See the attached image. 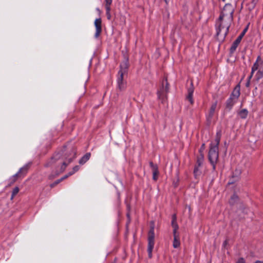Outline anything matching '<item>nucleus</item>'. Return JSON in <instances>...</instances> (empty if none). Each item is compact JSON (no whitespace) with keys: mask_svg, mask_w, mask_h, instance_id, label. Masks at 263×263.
<instances>
[{"mask_svg":"<svg viewBox=\"0 0 263 263\" xmlns=\"http://www.w3.org/2000/svg\"><path fill=\"white\" fill-rule=\"evenodd\" d=\"M202 159H203V156H201V159H199L198 160V166H200L201 164H202Z\"/></svg>","mask_w":263,"mask_h":263,"instance_id":"obj_34","label":"nucleus"},{"mask_svg":"<svg viewBox=\"0 0 263 263\" xmlns=\"http://www.w3.org/2000/svg\"><path fill=\"white\" fill-rule=\"evenodd\" d=\"M90 153H86L80 159L79 163L81 165L85 164L90 159Z\"/></svg>","mask_w":263,"mask_h":263,"instance_id":"obj_16","label":"nucleus"},{"mask_svg":"<svg viewBox=\"0 0 263 263\" xmlns=\"http://www.w3.org/2000/svg\"><path fill=\"white\" fill-rule=\"evenodd\" d=\"M180 245L179 237H174L173 240V246L174 248H178Z\"/></svg>","mask_w":263,"mask_h":263,"instance_id":"obj_19","label":"nucleus"},{"mask_svg":"<svg viewBox=\"0 0 263 263\" xmlns=\"http://www.w3.org/2000/svg\"><path fill=\"white\" fill-rule=\"evenodd\" d=\"M234 7L230 4H226L221 11L220 16L226 18L229 22L233 20V13L234 11Z\"/></svg>","mask_w":263,"mask_h":263,"instance_id":"obj_4","label":"nucleus"},{"mask_svg":"<svg viewBox=\"0 0 263 263\" xmlns=\"http://www.w3.org/2000/svg\"><path fill=\"white\" fill-rule=\"evenodd\" d=\"M149 165L152 169L153 174V179L154 180H157V175L158 174V167L156 165L153 164L152 162L149 163Z\"/></svg>","mask_w":263,"mask_h":263,"instance_id":"obj_14","label":"nucleus"},{"mask_svg":"<svg viewBox=\"0 0 263 263\" xmlns=\"http://www.w3.org/2000/svg\"><path fill=\"white\" fill-rule=\"evenodd\" d=\"M128 67V60L126 59V60H125L120 64V69L119 71L126 73L127 72Z\"/></svg>","mask_w":263,"mask_h":263,"instance_id":"obj_13","label":"nucleus"},{"mask_svg":"<svg viewBox=\"0 0 263 263\" xmlns=\"http://www.w3.org/2000/svg\"><path fill=\"white\" fill-rule=\"evenodd\" d=\"M198 171V167H196L194 169V174H195V175H196L197 174Z\"/></svg>","mask_w":263,"mask_h":263,"instance_id":"obj_36","label":"nucleus"},{"mask_svg":"<svg viewBox=\"0 0 263 263\" xmlns=\"http://www.w3.org/2000/svg\"><path fill=\"white\" fill-rule=\"evenodd\" d=\"M101 18H97L95 21V26L96 29V31L95 34V37L97 38L100 34L101 32L102 31V28H101Z\"/></svg>","mask_w":263,"mask_h":263,"instance_id":"obj_10","label":"nucleus"},{"mask_svg":"<svg viewBox=\"0 0 263 263\" xmlns=\"http://www.w3.org/2000/svg\"><path fill=\"white\" fill-rule=\"evenodd\" d=\"M97 10L100 12V10H99V9L97 8Z\"/></svg>","mask_w":263,"mask_h":263,"instance_id":"obj_40","label":"nucleus"},{"mask_svg":"<svg viewBox=\"0 0 263 263\" xmlns=\"http://www.w3.org/2000/svg\"><path fill=\"white\" fill-rule=\"evenodd\" d=\"M204 144H202V147H204Z\"/></svg>","mask_w":263,"mask_h":263,"instance_id":"obj_41","label":"nucleus"},{"mask_svg":"<svg viewBox=\"0 0 263 263\" xmlns=\"http://www.w3.org/2000/svg\"><path fill=\"white\" fill-rule=\"evenodd\" d=\"M222 1L224 2V1H225V0H222Z\"/></svg>","mask_w":263,"mask_h":263,"instance_id":"obj_43","label":"nucleus"},{"mask_svg":"<svg viewBox=\"0 0 263 263\" xmlns=\"http://www.w3.org/2000/svg\"><path fill=\"white\" fill-rule=\"evenodd\" d=\"M262 61H263V59H262Z\"/></svg>","mask_w":263,"mask_h":263,"instance_id":"obj_44","label":"nucleus"},{"mask_svg":"<svg viewBox=\"0 0 263 263\" xmlns=\"http://www.w3.org/2000/svg\"><path fill=\"white\" fill-rule=\"evenodd\" d=\"M248 114V111L247 109H243L239 111V115L242 119H245L247 118Z\"/></svg>","mask_w":263,"mask_h":263,"instance_id":"obj_21","label":"nucleus"},{"mask_svg":"<svg viewBox=\"0 0 263 263\" xmlns=\"http://www.w3.org/2000/svg\"><path fill=\"white\" fill-rule=\"evenodd\" d=\"M191 85H192V83H191ZM194 92V88L192 86L191 87L189 88L188 89V94L187 96V99L189 101L190 103L191 104H193L194 103V100L193 98V94Z\"/></svg>","mask_w":263,"mask_h":263,"instance_id":"obj_15","label":"nucleus"},{"mask_svg":"<svg viewBox=\"0 0 263 263\" xmlns=\"http://www.w3.org/2000/svg\"><path fill=\"white\" fill-rule=\"evenodd\" d=\"M110 10H109L108 11L107 10H106V14L107 15V18L108 19H110Z\"/></svg>","mask_w":263,"mask_h":263,"instance_id":"obj_35","label":"nucleus"},{"mask_svg":"<svg viewBox=\"0 0 263 263\" xmlns=\"http://www.w3.org/2000/svg\"><path fill=\"white\" fill-rule=\"evenodd\" d=\"M247 30V28H246L240 34V35L237 38V39L233 43L231 48L230 51L231 53H233L234 52L237 48L238 44L240 43L242 37L243 36L244 34H245L246 31Z\"/></svg>","mask_w":263,"mask_h":263,"instance_id":"obj_9","label":"nucleus"},{"mask_svg":"<svg viewBox=\"0 0 263 263\" xmlns=\"http://www.w3.org/2000/svg\"><path fill=\"white\" fill-rule=\"evenodd\" d=\"M237 196H235V195H234L231 198V200L230 201V202L231 204H234L235 200H237Z\"/></svg>","mask_w":263,"mask_h":263,"instance_id":"obj_27","label":"nucleus"},{"mask_svg":"<svg viewBox=\"0 0 263 263\" xmlns=\"http://www.w3.org/2000/svg\"><path fill=\"white\" fill-rule=\"evenodd\" d=\"M256 70H257V72L255 74V78L257 81H259L263 77V61L260 55L257 57L256 62L252 67V74H253Z\"/></svg>","mask_w":263,"mask_h":263,"instance_id":"obj_3","label":"nucleus"},{"mask_svg":"<svg viewBox=\"0 0 263 263\" xmlns=\"http://www.w3.org/2000/svg\"><path fill=\"white\" fill-rule=\"evenodd\" d=\"M236 101L234 100L232 97H231L227 102V108H228L229 110H230L234 103H235Z\"/></svg>","mask_w":263,"mask_h":263,"instance_id":"obj_17","label":"nucleus"},{"mask_svg":"<svg viewBox=\"0 0 263 263\" xmlns=\"http://www.w3.org/2000/svg\"><path fill=\"white\" fill-rule=\"evenodd\" d=\"M236 263H246V260L243 258L240 257L237 259Z\"/></svg>","mask_w":263,"mask_h":263,"instance_id":"obj_30","label":"nucleus"},{"mask_svg":"<svg viewBox=\"0 0 263 263\" xmlns=\"http://www.w3.org/2000/svg\"><path fill=\"white\" fill-rule=\"evenodd\" d=\"M168 83L166 79H165L162 81V87L158 92V97L163 103L165 102L167 100V93L168 91Z\"/></svg>","mask_w":263,"mask_h":263,"instance_id":"obj_6","label":"nucleus"},{"mask_svg":"<svg viewBox=\"0 0 263 263\" xmlns=\"http://www.w3.org/2000/svg\"><path fill=\"white\" fill-rule=\"evenodd\" d=\"M172 226L173 228H178V226L176 222V216L175 215L173 216V218L172 221Z\"/></svg>","mask_w":263,"mask_h":263,"instance_id":"obj_23","label":"nucleus"},{"mask_svg":"<svg viewBox=\"0 0 263 263\" xmlns=\"http://www.w3.org/2000/svg\"><path fill=\"white\" fill-rule=\"evenodd\" d=\"M227 241H225L224 242V243H223V244H224V245H227Z\"/></svg>","mask_w":263,"mask_h":263,"instance_id":"obj_39","label":"nucleus"},{"mask_svg":"<svg viewBox=\"0 0 263 263\" xmlns=\"http://www.w3.org/2000/svg\"><path fill=\"white\" fill-rule=\"evenodd\" d=\"M217 105V101L214 102L211 105V106L210 110H209V112L206 116L207 120L209 122H210L211 120L213 118L214 114L215 113Z\"/></svg>","mask_w":263,"mask_h":263,"instance_id":"obj_11","label":"nucleus"},{"mask_svg":"<svg viewBox=\"0 0 263 263\" xmlns=\"http://www.w3.org/2000/svg\"><path fill=\"white\" fill-rule=\"evenodd\" d=\"M76 149L75 148H72L71 149V152L68 156L69 158L68 159V163H66L65 162H63L62 163V165L61 166V172H63L67 165L70 163L72 160L76 157Z\"/></svg>","mask_w":263,"mask_h":263,"instance_id":"obj_7","label":"nucleus"},{"mask_svg":"<svg viewBox=\"0 0 263 263\" xmlns=\"http://www.w3.org/2000/svg\"><path fill=\"white\" fill-rule=\"evenodd\" d=\"M70 176V175H69V173H68L67 175H65L63 177L61 178V179H62V180H63L64 179L67 178V177H68Z\"/></svg>","mask_w":263,"mask_h":263,"instance_id":"obj_37","label":"nucleus"},{"mask_svg":"<svg viewBox=\"0 0 263 263\" xmlns=\"http://www.w3.org/2000/svg\"><path fill=\"white\" fill-rule=\"evenodd\" d=\"M154 226L153 225L151 227V229L148 232V246H147V252L148 257L151 258L152 257V251L154 247Z\"/></svg>","mask_w":263,"mask_h":263,"instance_id":"obj_5","label":"nucleus"},{"mask_svg":"<svg viewBox=\"0 0 263 263\" xmlns=\"http://www.w3.org/2000/svg\"><path fill=\"white\" fill-rule=\"evenodd\" d=\"M28 171V166H25L22 167L19 171L14 175H13L11 178L10 180L12 183L14 182L17 178L20 177L24 176L27 173Z\"/></svg>","mask_w":263,"mask_h":263,"instance_id":"obj_8","label":"nucleus"},{"mask_svg":"<svg viewBox=\"0 0 263 263\" xmlns=\"http://www.w3.org/2000/svg\"><path fill=\"white\" fill-rule=\"evenodd\" d=\"M240 95V92L239 89L235 88L234 90L233 91L232 96L231 97H232V98L235 100L238 99V97Z\"/></svg>","mask_w":263,"mask_h":263,"instance_id":"obj_20","label":"nucleus"},{"mask_svg":"<svg viewBox=\"0 0 263 263\" xmlns=\"http://www.w3.org/2000/svg\"><path fill=\"white\" fill-rule=\"evenodd\" d=\"M178 228H173V236H174V237L176 236V237H179V234L177 232V230H178Z\"/></svg>","mask_w":263,"mask_h":263,"instance_id":"obj_29","label":"nucleus"},{"mask_svg":"<svg viewBox=\"0 0 263 263\" xmlns=\"http://www.w3.org/2000/svg\"><path fill=\"white\" fill-rule=\"evenodd\" d=\"M61 181H62V179H60L58 180H57L56 181H55L54 183H53L52 184H50V186L51 187L54 186L55 185L58 184L59 183H60Z\"/></svg>","mask_w":263,"mask_h":263,"instance_id":"obj_31","label":"nucleus"},{"mask_svg":"<svg viewBox=\"0 0 263 263\" xmlns=\"http://www.w3.org/2000/svg\"><path fill=\"white\" fill-rule=\"evenodd\" d=\"M80 167L78 165H76L75 166H74L73 167V171L72 172H70L69 173V175H73L74 173L77 172V171H78V170H79Z\"/></svg>","mask_w":263,"mask_h":263,"instance_id":"obj_24","label":"nucleus"},{"mask_svg":"<svg viewBox=\"0 0 263 263\" xmlns=\"http://www.w3.org/2000/svg\"><path fill=\"white\" fill-rule=\"evenodd\" d=\"M220 139V136H217L215 139V142L211 144L209 152V159L211 163L213 165L214 169L215 168V164L217 162L218 158V145Z\"/></svg>","mask_w":263,"mask_h":263,"instance_id":"obj_2","label":"nucleus"},{"mask_svg":"<svg viewBox=\"0 0 263 263\" xmlns=\"http://www.w3.org/2000/svg\"><path fill=\"white\" fill-rule=\"evenodd\" d=\"M126 73L121 72H118V77L117 78V80H123V76Z\"/></svg>","mask_w":263,"mask_h":263,"instance_id":"obj_25","label":"nucleus"},{"mask_svg":"<svg viewBox=\"0 0 263 263\" xmlns=\"http://www.w3.org/2000/svg\"><path fill=\"white\" fill-rule=\"evenodd\" d=\"M19 192V189L18 187H15L12 191V194L13 195H16Z\"/></svg>","mask_w":263,"mask_h":263,"instance_id":"obj_28","label":"nucleus"},{"mask_svg":"<svg viewBox=\"0 0 263 263\" xmlns=\"http://www.w3.org/2000/svg\"><path fill=\"white\" fill-rule=\"evenodd\" d=\"M164 1H165L166 3H167V0H164Z\"/></svg>","mask_w":263,"mask_h":263,"instance_id":"obj_42","label":"nucleus"},{"mask_svg":"<svg viewBox=\"0 0 263 263\" xmlns=\"http://www.w3.org/2000/svg\"><path fill=\"white\" fill-rule=\"evenodd\" d=\"M60 158L59 154L54 155L45 164L46 166H50L55 163Z\"/></svg>","mask_w":263,"mask_h":263,"instance_id":"obj_12","label":"nucleus"},{"mask_svg":"<svg viewBox=\"0 0 263 263\" xmlns=\"http://www.w3.org/2000/svg\"><path fill=\"white\" fill-rule=\"evenodd\" d=\"M240 173H241V172H240V171L239 170H235V174L236 175V180L238 179Z\"/></svg>","mask_w":263,"mask_h":263,"instance_id":"obj_33","label":"nucleus"},{"mask_svg":"<svg viewBox=\"0 0 263 263\" xmlns=\"http://www.w3.org/2000/svg\"><path fill=\"white\" fill-rule=\"evenodd\" d=\"M259 0H252V8H254L257 3Z\"/></svg>","mask_w":263,"mask_h":263,"instance_id":"obj_32","label":"nucleus"},{"mask_svg":"<svg viewBox=\"0 0 263 263\" xmlns=\"http://www.w3.org/2000/svg\"><path fill=\"white\" fill-rule=\"evenodd\" d=\"M232 22H229L226 18L219 16L216 23V35L219 41L224 40Z\"/></svg>","mask_w":263,"mask_h":263,"instance_id":"obj_1","label":"nucleus"},{"mask_svg":"<svg viewBox=\"0 0 263 263\" xmlns=\"http://www.w3.org/2000/svg\"><path fill=\"white\" fill-rule=\"evenodd\" d=\"M106 10L108 11L110 10V5L112 3V0H105Z\"/></svg>","mask_w":263,"mask_h":263,"instance_id":"obj_22","label":"nucleus"},{"mask_svg":"<svg viewBox=\"0 0 263 263\" xmlns=\"http://www.w3.org/2000/svg\"><path fill=\"white\" fill-rule=\"evenodd\" d=\"M253 76V74H252V72H251L250 76L248 77L247 82L246 84V86L247 87H249L250 85V80Z\"/></svg>","mask_w":263,"mask_h":263,"instance_id":"obj_26","label":"nucleus"},{"mask_svg":"<svg viewBox=\"0 0 263 263\" xmlns=\"http://www.w3.org/2000/svg\"><path fill=\"white\" fill-rule=\"evenodd\" d=\"M15 195H13V194H12L11 195V200H12L13 199V198L14 197Z\"/></svg>","mask_w":263,"mask_h":263,"instance_id":"obj_38","label":"nucleus"},{"mask_svg":"<svg viewBox=\"0 0 263 263\" xmlns=\"http://www.w3.org/2000/svg\"><path fill=\"white\" fill-rule=\"evenodd\" d=\"M118 87L121 90L125 89L126 86V82L123 80H117Z\"/></svg>","mask_w":263,"mask_h":263,"instance_id":"obj_18","label":"nucleus"}]
</instances>
